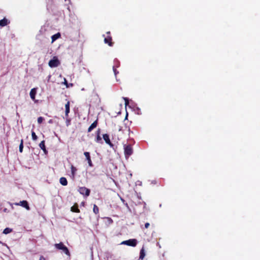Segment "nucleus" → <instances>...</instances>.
Instances as JSON below:
<instances>
[{
	"label": "nucleus",
	"instance_id": "f257e3e1",
	"mask_svg": "<svg viewBox=\"0 0 260 260\" xmlns=\"http://www.w3.org/2000/svg\"><path fill=\"white\" fill-rule=\"evenodd\" d=\"M55 247L58 250H61L66 255L70 256V252L67 248L63 243L60 242L59 243L55 244Z\"/></svg>",
	"mask_w": 260,
	"mask_h": 260
},
{
	"label": "nucleus",
	"instance_id": "f03ea898",
	"mask_svg": "<svg viewBox=\"0 0 260 260\" xmlns=\"http://www.w3.org/2000/svg\"><path fill=\"white\" fill-rule=\"evenodd\" d=\"M124 153L126 159L133 153V147L131 144L124 145Z\"/></svg>",
	"mask_w": 260,
	"mask_h": 260
},
{
	"label": "nucleus",
	"instance_id": "7ed1b4c3",
	"mask_svg": "<svg viewBox=\"0 0 260 260\" xmlns=\"http://www.w3.org/2000/svg\"><path fill=\"white\" fill-rule=\"evenodd\" d=\"M138 243V241L136 239H130L127 240L123 241L121 244L129 246L135 247Z\"/></svg>",
	"mask_w": 260,
	"mask_h": 260
},
{
	"label": "nucleus",
	"instance_id": "20e7f679",
	"mask_svg": "<svg viewBox=\"0 0 260 260\" xmlns=\"http://www.w3.org/2000/svg\"><path fill=\"white\" fill-rule=\"evenodd\" d=\"M60 64V62L57 57H53V59H51L48 63V64L51 68H55L58 67Z\"/></svg>",
	"mask_w": 260,
	"mask_h": 260
},
{
	"label": "nucleus",
	"instance_id": "39448f33",
	"mask_svg": "<svg viewBox=\"0 0 260 260\" xmlns=\"http://www.w3.org/2000/svg\"><path fill=\"white\" fill-rule=\"evenodd\" d=\"M107 36L106 37H105L104 42L106 44H108L110 46H112L113 45V42H112V37L110 36V32H107Z\"/></svg>",
	"mask_w": 260,
	"mask_h": 260
},
{
	"label": "nucleus",
	"instance_id": "423d86ee",
	"mask_svg": "<svg viewBox=\"0 0 260 260\" xmlns=\"http://www.w3.org/2000/svg\"><path fill=\"white\" fill-rule=\"evenodd\" d=\"M14 204L16 206H21L25 208L27 210H30V207L29 206L28 203L26 201L23 200L19 202V203H14Z\"/></svg>",
	"mask_w": 260,
	"mask_h": 260
},
{
	"label": "nucleus",
	"instance_id": "0eeeda50",
	"mask_svg": "<svg viewBox=\"0 0 260 260\" xmlns=\"http://www.w3.org/2000/svg\"><path fill=\"white\" fill-rule=\"evenodd\" d=\"M78 190L81 194L86 196H89L90 192V189L85 187H81L79 188Z\"/></svg>",
	"mask_w": 260,
	"mask_h": 260
},
{
	"label": "nucleus",
	"instance_id": "6e6552de",
	"mask_svg": "<svg viewBox=\"0 0 260 260\" xmlns=\"http://www.w3.org/2000/svg\"><path fill=\"white\" fill-rule=\"evenodd\" d=\"M103 139L105 140V142L107 144L109 145L111 147L113 146V144L111 142V141L109 138V136L107 134H104L103 136Z\"/></svg>",
	"mask_w": 260,
	"mask_h": 260
},
{
	"label": "nucleus",
	"instance_id": "1a4fd4ad",
	"mask_svg": "<svg viewBox=\"0 0 260 260\" xmlns=\"http://www.w3.org/2000/svg\"><path fill=\"white\" fill-rule=\"evenodd\" d=\"M84 154L85 156L86 157V159H87V160L88 161V164L89 166L92 167L93 166V164H92V161H91V158H90L89 152H85L84 153Z\"/></svg>",
	"mask_w": 260,
	"mask_h": 260
},
{
	"label": "nucleus",
	"instance_id": "9d476101",
	"mask_svg": "<svg viewBox=\"0 0 260 260\" xmlns=\"http://www.w3.org/2000/svg\"><path fill=\"white\" fill-rule=\"evenodd\" d=\"M98 124V120L96 119L88 127V131H87L89 133V132H91L94 128H95L97 126Z\"/></svg>",
	"mask_w": 260,
	"mask_h": 260
},
{
	"label": "nucleus",
	"instance_id": "9b49d317",
	"mask_svg": "<svg viewBox=\"0 0 260 260\" xmlns=\"http://www.w3.org/2000/svg\"><path fill=\"white\" fill-rule=\"evenodd\" d=\"M70 101H68L65 105V115L67 117L69 116V113H70Z\"/></svg>",
	"mask_w": 260,
	"mask_h": 260
},
{
	"label": "nucleus",
	"instance_id": "f8f14e48",
	"mask_svg": "<svg viewBox=\"0 0 260 260\" xmlns=\"http://www.w3.org/2000/svg\"><path fill=\"white\" fill-rule=\"evenodd\" d=\"M36 93H37V88H32L30 91L29 94H30V98L32 100H35V96H36Z\"/></svg>",
	"mask_w": 260,
	"mask_h": 260
},
{
	"label": "nucleus",
	"instance_id": "ddd939ff",
	"mask_svg": "<svg viewBox=\"0 0 260 260\" xmlns=\"http://www.w3.org/2000/svg\"><path fill=\"white\" fill-rule=\"evenodd\" d=\"M145 256V249H144V247L143 246L142 247L141 249L140 250L139 259L143 260Z\"/></svg>",
	"mask_w": 260,
	"mask_h": 260
},
{
	"label": "nucleus",
	"instance_id": "4468645a",
	"mask_svg": "<svg viewBox=\"0 0 260 260\" xmlns=\"http://www.w3.org/2000/svg\"><path fill=\"white\" fill-rule=\"evenodd\" d=\"M9 22L8 20L4 18V19L0 20V26L4 27L6 26Z\"/></svg>",
	"mask_w": 260,
	"mask_h": 260
},
{
	"label": "nucleus",
	"instance_id": "2eb2a0df",
	"mask_svg": "<svg viewBox=\"0 0 260 260\" xmlns=\"http://www.w3.org/2000/svg\"><path fill=\"white\" fill-rule=\"evenodd\" d=\"M71 211L73 212L79 213L80 210L78 208V205L77 204H75L74 206L71 207Z\"/></svg>",
	"mask_w": 260,
	"mask_h": 260
},
{
	"label": "nucleus",
	"instance_id": "dca6fc26",
	"mask_svg": "<svg viewBox=\"0 0 260 260\" xmlns=\"http://www.w3.org/2000/svg\"><path fill=\"white\" fill-rule=\"evenodd\" d=\"M59 182L61 185L63 186H66L68 184V181L67 179L63 177H62L60 178Z\"/></svg>",
	"mask_w": 260,
	"mask_h": 260
},
{
	"label": "nucleus",
	"instance_id": "f3484780",
	"mask_svg": "<svg viewBox=\"0 0 260 260\" xmlns=\"http://www.w3.org/2000/svg\"><path fill=\"white\" fill-rule=\"evenodd\" d=\"M39 147H40V148L42 150H43V151L45 153L47 152V150H46L45 145V141L44 140H43V141L41 142V143L39 144Z\"/></svg>",
	"mask_w": 260,
	"mask_h": 260
},
{
	"label": "nucleus",
	"instance_id": "a211bd4d",
	"mask_svg": "<svg viewBox=\"0 0 260 260\" xmlns=\"http://www.w3.org/2000/svg\"><path fill=\"white\" fill-rule=\"evenodd\" d=\"M71 174H72V177L73 178H74L75 176L76 175L77 169L73 165H72L71 167Z\"/></svg>",
	"mask_w": 260,
	"mask_h": 260
},
{
	"label": "nucleus",
	"instance_id": "6ab92c4d",
	"mask_svg": "<svg viewBox=\"0 0 260 260\" xmlns=\"http://www.w3.org/2000/svg\"><path fill=\"white\" fill-rule=\"evenodd\" d=\"M61 35L59 32H58L51 37L52 43L54 42L55 40L60 37Z\"/></svg>",
	"mask_w": 260,
	"mask_h": 260
},
{
	"label": "nucleus",
	"instance_id": "aec40b11",
	"mask_svg": "<svg viewBox=\"0 0 260 260\" xmlns=\"http://www.w3.org/2000/svg\"><path fill=\"white\" fill-rule=\"evenodd\" d=\"M23 140L21 139L20 141V144L19 145V150L20 153L23 152Z\"/></svg>",
	"mask_w": 260,
	"mask_h": 260
},
{
	"label": "nucleus",
	"instance_id": "412c9836",
	"mask_svg": "<svg viewBox=\"0 0 260 260\" xmlns=\"http://www.w3.org/2000/svg\"><path fill=\"white\" fill-rule=\"evenodd\" d=\"M93 211L95 214H98L99 212V207L96 205H93Z\"/></svg>",
	"mask_w": 260,
	"mask_h": 260
},
{
	"label": "nucleus",
	"instance_id": "4be33fe9",
	"mask_svg": "<svg viewBox=\"0 0 260 260\" xmlns=\"http://www.w3.org/2000/svg\"><path fill=\"white\" fill-rule=\"evenodd\" d=\"M12 231V230L10 228H7L5 229H4L3 231V233L5 234H8L9 233H10Z\"/></svg>",
	"mask_w": 260,
	"mask_h": 260
},
{
	"label": "nucleus",
	"instance_id": "5701e85b",
	"mask_svg": "<svg viewBox=\"0 0 260 260\" xmlns=\"http://www.w3.org/2000/svg\"><path fill=\"white\" fill-rule=\"evenodd\" d=\"M31 137L34 141H36L38 139V136L33 131H31Z\"/></svg>",
	"mask_w": 260,
	"mask_h": 260
},
{
	"label": "nucleus",
	"instance_id": "b1692460",
	"mask_svg": "<svg viewBox=\"0 0 260 260\" xmlns=\"http://www.w3.org/2000/svg\"><path fill=\"white\" fill-rule=\"evenodd\" d=\"M101 141H102V138L100 136V135H99V134L98 135H96V142L98 143H100Z\"/></svg>",
	"mask_w": 260,
	"mask_h": 260
},
{
	"label": "nucleus",
	"instance_id": "393cba45",
	"mask_svg": "<svg viewBox=\"0 0 260 260\" xmlns=\"http://www.w3.org/2000/svg\"><path fill=\"white\" fill-rule=\"evenodd\" d=\"M113 70L115 76L116 77V76L119 73V72L118 71H117L116 68L114 66L113 67Z\"/></svg>",
	"mask_w": 260,
	"mask_h": 260
},
{
	"label": "nucleus",
	"instance_id": "a878e982",
	"mask_svg": "<svg viewBox=\"0 0 260 260\" xmlns=\"http://www.w3.org/2000/svg\"><path fill=\"white\" fill-rule=\"evenodd\" d=\"M123 100H124V102H125V106H126L129 104L128 99L127 98H123Z\"/></svg>",
	"mask_w": 260,
	"mask_h": 260
},
{
	"label": "nucleus",
	"instance_id": "bb28decb",
	"mask_svg": "<svg viewBox=\"0 0 260 260\" xmlns=\"http://www.w3.org/2000/svg\"><path fill=\"white\" fill-rule=\"evenodd\" d=\"M43 120H44V118L42 117H39L38 118V122L39 124H41L43 122Z\"/></svg>",
	"mask_w": 260,
	"mask_h": 260
},
{
	"label": "nucleus",
	"instance_id": "cd10ccee",
	"mask_svg": "<svg viewBox=\"0 0 260 260\" xmlns=\"http://www.w3.org/2000/svg\"><path fill=\"white\" fill-rule=\"evenodd\" d=\"M150 226V224L148 222H147L145 224V228L146 229H148Z\"/></svg>",
	"mask_w": 260,
	"mask_h": 260
},
{
	"label": "nucleus",
	"instance_id": "c85d7f7f",
	"mask_svg": "<svg viewBox=\"0 0 260 260\" xmlns=\"http://www.w3.org/2000/svg\"><path fill=\"white\" fill-rule=\"evenodd\" d=\"M39 260H46V259L43 256H41Z\"/></svg>",
	"mask_w": 260,
	"mask_h": 260
},
{
	"label": "nucleus",
	"instance_id": "c756f323",
	"mask_svg": "<svg viewBox=\"0 0 260 260\" xmlns=\"http://www.w3.org/2000/svg\"><path fill=\"white\" fill-rule=\"evenodd\" d=\"M99 134V135H100V129H98V130L96 131V135H98Z\"/></svg>",
	"mask_w": 260,
	"mask_h": 260
},
{
	"label": "nucleus",
	"instance_id": "7c9ffc66",
	"mask_svg": "<svg viewBox=\"0 0 260 260\" xmlns=\"http://www.w3.org/2000/svg\"><path fill=\"white\" fill-rule=\"evenodd\" d=\"M3 211H4V212H8V210H7V208H5V209L3 210Z\"/></svg>",
	"mask_w": 260,
	"mask_h": 260
},
{
	"label": "nucleus",
	"instance_id": "2f4dec72",
	"mask_svg": "<svg viewBox=\"0 0 260 260\" xmlns=\"http://www.w3.org/2000/svg\"><path fill=\"white\" fill-rule=\"evenodd\" d=\"M10 204L11 205V206H12V208L13 209V205L11 203H10Z\"/></svg>",
	"mask_w": 260,
	"mask_h": 260
},
{
	"label": "nucleus",
	"instance_id": "473e14b6",
	"mask_svg": "<svg viewBox=\"0 0 260 260\" xmlns=\"http://www.w3.org/2000/svg\"><path fill=\"white\" fill-rule=\"evenodd\" d=\"M64 84H67V81H66V80H65Z\"/></svg>",
	"mask_w": 260,
	"mask_h": 260
}]
</instances>
